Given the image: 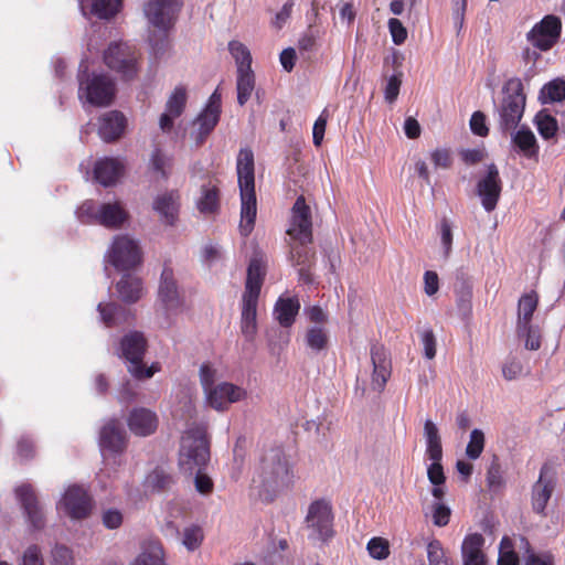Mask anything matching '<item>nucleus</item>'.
I'll list each match as a JSON object with an SVG mask.
<instances>
[{
    "label": "nucleus",
    "instance_id": "5fc2aeb1",
    "mask_svg": "<svg viewBox=\"0 0 565 565\" xmlns=\"http://www.w3.org/2000/svg\"><path fill=\"white\" fill-rule=\"evenodd\" d=\"M451 516V510L443 502H435L431 505V518L434 525L444 527L448 525Z\"/></svg>",
    "mask_w": 565,
    "mask_h": 565
},
{
    "label": "nucleus",
    "instance_id": "c03bdc74",
    "mask_svg": "<svg viewBox=\"0 0 565 565\" xmlns=\"http://www.w3.org/2000/svg\"><path fill=\"white\" fill-rule=\"evenodd\" d=\"M186 89L184 86H177L168 98L166 104V110L172 114L174 117H180L186 105Z\"/></svg>",
    "mask_w": 565,
    "mask_h": 565
},
{
    "label": "nucleus",
    "instance_id": "3c124183",
    "mask_svg": "<svg viewBox=\"0 0 565 565\" xmlns=\"http://www.w3.org/2000/svg\"><path fill=\"white\" fill-rule=\"evenodd\" d=\"M427 557L429 565H449L440 541L433 540L427 545Z\"/></svg>",
    "mask_w": 565,
    "mask_h": 565
},
{
    "label": "nucleus",
    "instance_id": "49530a36",
    "mask_svg": "<svg viewBox=\"0 0 565 565\" xmlns=\"http://www.w3.org/2000/svg\"><path fill=\"white\" fill-rule=\"evenodd\" d=\"M97 309L100 313L103 322L108 328L117 326L118 317L125 315L126 312L124 307L114 302L99 303Z\"/></svg>",
    "mask_w": 565,
    "mask_h": 565
},
{
    "label": "nucleus",
    "instance_id": "f257e3e1",
    "mask_svg": "<svg viewBox=\"0 0 565 565\" xmlns=\"http://www.w3.org/2000/svg\"><path fill=\"white\" fill-rule=\"evenodd\" d=\"M209 461L210 441L206 427L204 425L190 427L182 437L179 467L189 476L195 475L194 486L201 494H210L214 488L212 479L204 473Z\"/></svg>",
    "mask_w": 565,
    "mask_h": 565
},
{
    "label": "nucleus",
    "instance_id": "052dcab7",
    "mask_svg": "<svg viewBox=\"0 0 565 565\" xmlns=\"http://www.w3.org/2000/svg\"><path fill=\"white\" fill-rule=\"evenodd\" d=\"M420 341L424 347V355L428 360H433L437 352V340L431 329H426L420 333Z\"/></svg>",
    "mask_w": 565,
    "mask_h": 565
},
{
    "label": "nucleus",
    "instance_id": "6ab92c4d",
    "mask_svg": "<svg viewBox=\"0 0 565 565\" xmlns=\"http://www.w3.org/2000/svg\"><path fill=\"white\" fill-rule=\"evenodd\" d=\"M370 353L373 364L372 386L381 392L391 376V359L385 347L380 343L372 344Z\"/></svg>",
    "mask_w": 565,
    "mask_h": 565
},
{
    "label": "nucleus",
    "instance_id": "9d476101",
    "mask_svg": "<svg viewBox=\"0 0 565 565\" xmlns=\"http://www.w3.org/2000/svg\"><path fill=\"white\" fill-rule=\"evenodd\" d=\"M182 0H148L143 11L149 22L163 32L168 42V31L173 28L182 8Z\"/></svg>",
    "mask_w": 565,
    "mask_h": 565
},
{
    "label": "nucleus",
    "instance_id": "20e7f679",
    "mask_svg": "<svg viewBox=\"0 0 565 565\" xmlns=\"http://www.w3.org/2000/svg\"><path fill=\"white\" fill-rule=\"evenodd\" d=\"M503 98L499 106L500 127L504 130L515 129L522 119L526 96L519 77L509 78L502 87Z\"/></svg>",
    "mask_w": 565,
    "mask_h": 565
},
{
    "label": "nucleus",
    "instance_id": "f3484780",
    "mask_svg": "<svg viewBox=\"0 0 565 565\" xmlns=\"http://www.w3.org/2000/svg\"><path fill=\"white\" fill-rule=\"evenodd\" d=\"M158 299L166 310L167 315L180 311L184 306V299L181 297L173 269L164 264L158 289Z\"/></svg>",
    "mask_w": 565,
    "mask_h": 565
},
{
    "label": "nucleus",
    "instance_id": "423d86ee",
    "mask_svg": "<svg viewBox=\"0 0 565 565\" xmlns=\"http://www.w3.org/2000/svg\"><path fill=\"white\" fill-rule=\"evenodd\" d=\"M79 97L97 107L109 106L116 95L115 82L105 74H88L87 67L78 73Z\"/></svg>",
    "mask_w": 565,
    "mask_h": 565
},
{
    "label": "nucleus",
    "instance_id": "5701e85b",
    "mask_svg": "<svg viewBox=\"0 0 565 565\" xmlns=\"http://www.w3.org/2000/svg\"><path fill=\"white\" fill-rule=\"evenodd\" d=\"M152 206L162 223L173 226L179 216L180 194L177 190L160 194L154 199Z\"/></svg>",
    "mask_w": 565,
    "mask_h": 565
},
{
    "label": "nucleus",
    "instance_id": "dca6fc26",
    "mask_svg": "<svg viewBox=\"0 0 565 565\" xmlns=\"http://www.w3.org/2000/svg\"><path fill=\"white\" fill-rule=\"evenodd\" d=\"M57 509H63L73 520H83L89 516L93 509V500L88 492L79 486H71L65 491Z\"/></svg>",
    "mask_w": 565,
    "mask_h": 565
},
{
    "label": "nucleus",
    "instance_id": "603ef678",
    "mask_svg": "<svg viewBox=\"0 0 565 565\" xmlns=\"http://www.w3.org/2000/svg\"><path fill=\"white\" fill-rule=\"evenodd\" d=\"M98 207L93 200L83 202L76 211L78 220L84 224L97 223Z\"/></svg>",
    "mask_w": 565,
    "mask_h": 565
},
{
    "label": "nucleus",
    "instance_id": "864d4df0",
    "mask_svg": "<svg viewBox=\"0 0 565 565\" xmlns=\"http://www.w3.org/2000/svg\"><path fill=\"white\" fill-rule=\"evenodd\" d=\"M486 481L488 488L493 491L503 487L504 479L502 476L501 466L497 459H494L488 468Z\"/></svg>",
    "mask_w": 565,
    "mask_h": 565
},
{
    "label": "nucleus",
    "instance_id": "774afa93",
    "mask_svg": "<svg viewBox=\"0 0 565 565\" xmlns=\"http://www.w3.org/2000/svg\"><path fill=\"white\" fill-rule=\"evenodd\" d=\"M471 131L479 136L486 137L489 134V128L486 125V116L481 111H475L470 118Z\"/></svg>",
    "mask_w": 565,
    "mask_h": 565
},
{
    "label": "nucleus",
    "instance_id": "bb28decb",
    "mask_svg": "<svg viewBox=\"0 0 565 565\" xmlns=\"http://www.w3.org/2000/svg\"><path fill=\"white\" fill-rule=\"evenodd\" d=\"M127 217L128 214L119 202L103 203L98 207L97 223L105 227L118 228Z\"/></svg>",
    "mask_w": 565,
    "mask_h": 565
},
{
    "label": "nucleus",
    "instance_id": "39448f33",
    "mask_svg": "<svg viewBox=\"0 0 565 565\" xmlns=\"http://www.w3.org/2000/svg\"><path fill=\"white\" fill-rule=\"evenodd\" d=\"M146 350L147 340L139 331L129 332L120 341V351L128 363V372L137 380L150 379L160 370L157 363L149 367L143 364Z\"/></svg>",
    "mask_w": 565,
    "mask_h": 565
},
{
    "label": "nucleus",
    "instance_id": "79ce46f5",
    "mask_svg": "<svg viewBox=\"0 0 565 565\" xmlns=\"http://www.w3.org/2000/svg\"><path fill=\"white\" fill-rule=\"evenodd\" d=\"M328 332L322 327H311L306 332V344L312 351L320 352L328 348Z\"/></svg>",
    "mask_w": 565,
    "mask_h": 565
},
{
    "label": "nucleus",
    "instance_id": "cd10ccee",
    "mask_svg": "<svg viewBox=\"0 0 565 565\" xmlns=\"http://www.w3.org/2000/svg\"><path fill=\"white\" fill-rule=\"evenodd\" d=\"M265 278V270L260 260L252 259L247 268L245 290L242 298L257 299Z\"/></svg>",
    "mask_w": 565,
    "mask_h": 565
},
{
    "label": "nucleus",
    "instance_id": "69168bd1",
    "mask_svg": "<svg viewBox=\"0 0 565 565\" xmlns=\"http://www.w3.org/2000/svg\"><path fill=\"white\" fill-rule=\"evenodd\" d=\"M518 335L525 338V348L532 351L539 350L541 347V337L532 324H529V330H516Z\"/></svg>",
    "mask_w": 565,
    "mask_h": 565
},
{
    "label": "nucleus",
    "instance_id": "7ed1b4c3",
    "mask_svg": "<svg viewBox=\"0 0 565 565\" xmlns=\"http://www.w3.org/2000/svg\"><path fill=\"white\" fill-rule=\"evenodd\" d=\"M236 170L241 192V222L239 232L248 236L254 230L257 215V200L255 193V163L254 153L249 148H242L237 156Z\"/></svg>",
    "mask_w": 565,
    "mask_h": 565
},
{
    "label": "nucleus",
    "instance_id": "e2e57ef3",
    "mask_svg": "<svg viewBox=\"0 0 565 565\" xmlns=\"http://www.w3.org/2000/svg\"><path fill=\"white\" fill-rule=\"evenodd\" d=\"M328 117V110L324 109L313 124L312 140L316 147H320L323 141Z\"/></svg>",
    "mask_w": 565,
    "mask_h": 565
},
{
    "label": "nucleus",
    "instance_id": "8fccbe9b",
    "mask_svg": "<svg viewBox=\"0 0 565 565\" xmlns=\"http://www.w3.org/2000/svg\"><path fill=\"white\" fill-rule=\"evenodd\" d=\"M367 552L374 559H385L390 555L388 541L383 537H372L367 543Z\"/></svg>",
    "mask_w": 565,
    "mask_h": 565
},
{
    "label": "nucleus",
    "instance_id": "9b49d317",
    "mask_svg": "<svg viewBox=\"0 0 565 565\" xmlns=\"http://www.w3.org/2000/svg\"><path fill=\"white\" fill-rule=\"evenodd\" d=\"M557 484L556 471L552 463L542 465L539 479L531 489V505L534 513L546 516V508Z\"/></svg>",
    "mask_w": 565,
    "mask_h": 565
},
{
    "label": "nucleus",
    "instance_id": "de8ad7c7",
    "mask_svg": "<svg viewBox=\"0 0 565 565\" xmlns=\"http://www.w3.org/2000/svg\"><path fill=\"white\" fill-rule=\"evenodd\" d=\"M484 448V434L480 429H473L470 434V440L466 448L468 458L476 460L480 457Z\"/></svg>",
    "mask_w": 565,
    "mask_h": 565
},
{
    "label": "nucleus",
    "instance_id": "b1692460",
    "mask_svg": "<svg viewBox=\"0 0 565 565\" xmlns=\"http://www.w3.org/2000/svg\"><path fill=\"white\" fill-rule=\"evenodd\" d=\"M125 166L117 158H104L96 161L94 167L95 180L104 186L115 184L124 174Z\"/></svg>",
    "mask_w": 565,
    "mask_h": 565
},
{
    "label": "nucleus",
    "instance_id": "72a5a7b5",
    "mask_svg": "<svg viewBox=\"0 0 565 565\" xmlns=\"http://www.w3.org/2000/svg\"><path fill=\"white\" fill-rule=\"evenodd\" d=\"M132 565H166L163 547L158 540H149L142 544L141 553Z\"/></svg>",
    "mask_w": 565,
    "mask_h": 565
},
{
    "label": "nucleus",
    "instance_id": "2eb2a0df",
    "mask_svg": "<svg viewBox=\"0 0 565 565\" xmlns=\"http://www.w3.org/2000/svg\"><path fill=\"white\" fill-rule=\"evenodd\" d=\"M476 192L487 212L495 210L502 193V180L494 163L487 166L486 174L477 182Z\"/></svg>",
    "mask_w": 565,
    "mask_h": 565
},
{
    "label": "nucleus",
    "instance_id": "0e129e2a",
    "mask_svg": "<svg viewBox=\"0 0 565 565\" xmlns=\"http://www.w3.org/2000/svg\"><path fill=\"white\" fill-rule=\"evenodd\" d=\"M387 24L394 44H403L407 39V30L403 23L396 18H391Z\"/></svg>",
    "mask_w": 565,
    "mask_h": 565
},
{
    "label": "nucleus",
    "instance_id": "13d9d810",
    "mask_svg": "<svg viewBox=\"0 0 565 565\" xmlns=\"http://www.w3.org/2000/svg\"><path fill=\"white\" fill-rule=\"evenodd\" d=\"M439 230H440V241H441V245L444 248V255L447 258V257H449V255L451 253L452 239H454L451 224L448 221V218H446V217L441 218Z\"/></svg>",
    "mask_w": 565,
    "mask_h": 565
},
{
    "label": "nucleus",
    "instance_id": "09e8293b",
    "mask_svg": "<svg viewBox=\"0 0 565 565\" xmlns=\"http://www.w3.org/2000/svg\"><path fill=\"white\" fill-rule=\"evenodd\" d=\"M204 539L203 531L199 525H191L184 529L182 544L189 550L194 551L200 547Z\"/></svg>",
    "mask_w": 565,
    "mask_h": 565
},
{
    "label": "nucleus",
    "instance_id": "4468645a",
    "mask_svg": "<svg viewBox=\"0 0 565 565\" xmlns=\"http://www.w3.org/2000/svg\"><path fill=\"white\" fill-rule=\"evenodd\" d=\"M562 29L563 24L561 18L554 14H547L540 22L534 24L527 33V40L536 49L548 51L558 42Z\"/></svg>",
    "mask_w": 565,
    "mask_h": 565
},
{
    "label": "nucleus",
    "instance_id": "e433bc0d",
    "mask_svg": "<svg viewBox=\"0 0 565 565\" xmlns=\"http://www.w3.org/2000/svg\"><path fill=\"white\" fill-rule=\"evenodd\" d=\"M237 103L243 106L250 98L255 89V75L252 71L239 70L236 81Z\"/></svg>",
    "mask_w": 565,
    "mask_h": 565
},
{
    "label": "nucleus",
    "instance_id": "6e6552de",
    "mask_svg": "<svg viewBox=\"0 0 565 565\" xmlns=\"http://www.w3.org/2000/svg\"><path fill=\"white\" fill-rule=\"evenodd\" d=\"M139 53L126 42H113L104 52V62L108 68L124 79H132L138 73Z\"/></svg>",
    "mask_w": 565,
    "mask_h": 565
},
{
    "label": "nucleus",
    "instance_id": "0eeeda50",
    "mask_svg": "<svg viewBox=\"0 0 565 565\" xmlns=\"http://www.w3.org/2000/svg\"><path fill=\"white\" fill-rule=\"evenodd\" d=\"M333 520L332 505L328 500L312 501L306 515L307 527L310 530L309 539L328 543L335 534Z\"/></svg>",
    "mask_w": 565,
    "mask_h": 565
},
{
    "label": "nucleus",
    "instance_id": "1a4fd4ad",
    "mask_svg": "<svg viewBox=\"0 0 565 565\" xmlns=\"http://www.w3.org/2000/svg\"><path fill=\"white\" fill-rule=\"evenodd\" d=\"M426 456L433 462L427 468V477L433 486H445L446 476L441 465L443 446L437 426L427 419L424 425Z\"/></svg>",
    "mask_w": 565,
    "mask_h": 565
},
{
    "label": "nucleus",
    "instance_id": "473e14b6",
    "mask_svg": "<svg viewBox=\"0 0 565 565\" xmlns=\"http://www.w3.org/2000/svg\"><path fill=\"white\" fill-rule=\"evenodd\" d=\"M221 114L211 109L204 108L195 119L194 124L198 125V131L193 132L196 145L205 142L206 138L214 130L220 121Z\"/></svg>",
    "mask_w": 565,
    "mask_h": 565
},
{
    "label": "nucleus",
    "instance_id": "a211bd4d",
    "mask_svg": "<svg viewBox=\"0 0 565 565\" xmlns=\"http://www.w3.org/2000/svg\"><path fill=\"white\" fill-rule=\"evenodd\" d=\"M128 445V438L119 419L110 418L99 430V446L103 451L121 455Z\"/></svg>",
    "mask_w": 565,
    "mask_h": 565
},
{
    "label": "nucleus",
    "instance_id": "7c9ffc66",
    "mask_svg": "<svg viewBox=\"0 0 565 565\" xmlns=\"http://www.w3.org/2000/svg\"><path fill=\"white\" fill-rule=\"evenodd\" d=\"M539 305V296L535 291L524 294L518 303L516 330H529L533 315Z\"/></svg>",
    "mask_w": 565,
    "mask_h": 565
},
{
    "label": "nucleus",
    "instance_id": "4c0bfd02",
    "mask_svg": "<svg viewBox=\"0 0 565 565\" xmlns=\"http://www.w3.org/2000/svg\"><path fill=\"white\" fill-rule=\"evenodd\" d=\"M540 98L543 104L557 103L565 99V79L555 78L546 83L541 92Z\"/></svg>",
    "mask_w": 565,
    "mask_h": 565
},
{
    "label": "nucleus",
    "instance_id": "393cba45",
    "mask_svg": "<svg viewBox=\"0 0 565 565\" xmlns=\"http://www.w3.org/2000/svg\"><path fill=\"white\" fill-rule=\"evenodd\" d=\"M484 537L480 533L466 535L461 545L463 565H487V556L483 552Z\"/></svg>",
    "mask_w": 565,
    "mask_h": 565
},
{
    "label": "nucleus",
    "instance_id": "a878e982",
    "mask_svg": "<svg viewBox=\"0 0 565 565\" xmlns=\"http://www.w3.org/2000/svg\"><path fill=\"white\" fill-rule=\"evenodd\" d=\"M126 128V118L118 110H111L99 118L98 134L106 142H113L121 137Z\"/></svg>",
    "mask_w": 565,
    "mask_h": 565
},
{
    "label": "nucleus",
    "instance_id": "bf43d9fd",
    "mask_svg": "<svg viewBox=\"0 0 565 565\" xmlns=\"http://www.w3.org/2000/svg\"><path fill=\"white\" fill-rule=\"evenodd\" d=\"M402 77H403V73L398 72L396 74H393L388 78L387 84L384 89V98L387 103L392 104L397 99L398 94H399V88L402 85Z\"/></svg>",
    "mask_w": 565,
    "mask_h": 565
},
{
    "label": "nucleus",
    "instance_id": "6e6d98bb",
    "mask_svg": "<svg viewBox=\"0 0 565 565\" xmlns=\"http://www.w3.org/2000/svg\"><path fill=\"white\" fill-rule=\"evenodd\" d=\"M430 160L436 169H449L452 166V152L449 148H437L430 152Z\"/></svg>",
    "mask_w": 565,
    "mask_h": 565
},
{
    "label": "nucleus",
    "instance_id": "a19ab883",
    "mask_svg": "<svg viewBox=\"0 0 565 565\" xmlns=\"http://www.w3.org/2000/svg\"><path fill=\"white\" fill-rule=\"evenodd\" d=\"M173 483V477L159 468L150 472L146 479L147 487L157 492L169 490Z\"/></svg>",
    "mask_w": 565,
    "mask_h": 565
},
{
    "label": "nucleus",
    "instance_id": "c9c22d12",
    "mask_svg": "<svg viewBox=\"0 0 565 565\" xmlns=\"http://www.w3.org/2000/svg\"><path fill=\"white\" fill-rule=\"evenodd\" d=\"M198 209L201 213L212 214L220 209V190L216 184H205L202 186V196L198 202Z\"/></svg>",
    "mask_w": 565,
    "mask_h": 565
},
{
    "label": "nucleus",
    "instance_id": "4be33fe9",
    "mask_svg": "<svg viewBox=\"0 0 565 565\" xmlns=\"http://www.w3.org/2000/svg\"><path fill=\"white\" fill-rule=\"evenodd\" d=\"M245 396L244 388L227 382L215 385L206 393L207 403L217 411L226 409L231 403L238 402Z\"/></svg>",
    "mask_w": 565,
    "mask_h": 565
},
{
    "label": "nucleus",
    "instance_id": "4d7b16f0",
    "mask_svg": "<svg viewBox=\"0 0 565 565\" xmlns=\"http://www.w3.org/2000/svg\"><path fill=\"white\" fill-rule=\"evenodd\" d=\"M171 167V160L166 158L160 149H156L151 156V168L159 173L162 179L169 178L168 168Z\"/></svg>",
    "mask_w": 565,
    "mask_h": 565
},
{
    "label": "nucleus",
    "instance_id": "c756f323",
    "mask_svg": "<svg viewBox=\"0 0 565 565\" xmlns=\"http://www.w3.org/2000/svg\"><path fill=\"white\" fill-rule=\"evenodd\" d=\"M299 309L300 302L298 298L280 297L275 303L274 313L281 327L289 328L295 323Z\"/></svg>",
    "mask_w": 565,
    "mask_h": 565
},
{
    "label": "nucleus",
    "instance_id": "aec40b11",
    "mask_svg": "<svg viewBox=\"0 0 565 565\" xmlns=\"http://www.w3.org/2000/svg\"><path fill=\"white\" fill-rule=\"evenodd\" d=\"M15 494L31 525L36 530L42 529L45 523L44 514L33 487L29 483H23L15 489Z\"/></svg>",
    "mask_w": 565,
    "mask_h": 565
},
{
    "label": "nucleus",
    "instance_id": "412c9836",
    "mask_svg": "<svg viewBox=\"0 0 565 565\" xmlns=\"http://www.w3.org/2000/svg\"><path fill=\"white\" fill-rule=\"evenodd\" d=\"M159 419L157 414L146 407H135L127 417L129 430L139 437H147L158 428Z\"/></svg>",
    "mask_w": 565,
    "mask_h": 565
},
{
    "label": "nucleus",
    "instance_id": "37998d69",
    "mask_svg": "<svg viewBox=\"0 0 565 565\" xmlns=\"http://www.w3.org/2000/svg\"><path fill=\"white\" fill-rule=\"evenodd\" d=\"M535 124L539 134L546 140L555 137L558 130L557 120L545 111H540L535 116Z\"/></svg>",
    "mask_w": 565,
    "mask_h": 565
},
{
    "label": "nucleus",
    "instance_id": "c85d7f7f",
    "mask_svg": "<svg viewBox=\"0 0 565 565\" xmlns=\"http://www.w3.org/2000/svg\"><path fill=\"white\" fill-rule=\"evenodd\" d=\"M257 299L242 298L241 331L247 341H253L257 332Z\"/></svg>",
    "mask_w": 565,
    "mask_h": 565
},
{
    "label": "nucleus",
    "instance_id": "f8f14e48",
    "mask_svg": "<svg viewBox=\"0 0 565 565\" xmlns=\"http://www.w3.org/2000/svg\"><path fill=\"white\" fill-rule=\"evenodd\" d=\"M108 259L117 270L125 271L141 264L142 253L136 241L121 235L114 239L108 252Z\"/></svg>",
    "mask_w": 565,
    "mask_h": 565
},
{
    "label": "nucleus",
    "instance_id": "338daca9",
    "mask_svg": "<svg viewBox=\"0 0 565 565\" xmlns=\"http://www.w3.org/2000/svg\"><path fill=\"white\" fill-rule=\"evenodd\" d=\"M124 516L117 509H108L103 512L102 521L105 527L115 530L122 524Z\"/></svg>",
    "mask_w": 565,
    "mask_h": 565
},
{
    "label": "nucleus",
    "instance_id": "f03ea898",
    "mask_svg": "<svg viewBox=\"0 0 565 565\" xmlns=\"http://www.w3.org/2000/svg\"><path fill=\"white\" fill-rule=\"evenodd\" d=\"M294 482L292 467L280 446L264 451L259 467L253 478V487L265 502H271L276 494Z\"/></svg>",
    "mask_w": 565,
    "mask_h": 565
},
{
    "label": "nucleus",
    "instance_id": "680f3d73",
    "mask_svg": "<svg viewBox=\"0 0 565 565\" xmlns=\"http://www.w3.org/2000/svg\"><path fill=\"white\" fill-rule=\"evenodd\" d=\"M523 372V365L516 358L508 359L502 365V375L507 381L516 380Z\"/></svg>",
    "mask_w": 565,
    "mask_h": 565
},
{
    "label": "nucleus",
    "instance_id": "a18cd8bd",
    "mask_svg": "<svg viewBox=\"0 0 565 565\" xmlns=\"http://www.w3.org/2000/svg\"><path fill=\"white\" fill-rule=\"evenodd\" d=\"M310 243L297 242L291 246V260L295 266L311 267L315 259V250L308 247Z\"/></svg>",
    "mask_w": 565,
    "mask_h": 565
},
{
    "label": "nucleus",
    "instance_id": "f704fd0d",
    "mask_svg": "<svg viewBox=\"0 0 565 565\" xmlns=\"http://www.w3.org/2000/svg\"><path fill=\"white\" fill-rule=\"evenodd\" d=\"M513 143L527 158L537 156L539 145L533 131L527 127H522L513 135Z\"/></svg>",
    "mask_w": 565,
    "mask_h": 565
},
{
    "label": "nucleus",
    "instance_id": "ea45409f",
    "mask_svg": "<svg viewBox=\"0 0 565 565\" xmlns=\"http://www.w3.org/2000/svg\"><path fill=\"white\" fill-rule=\"evenodd\" d=\"M121 7V0H92V13L99 19H111Z\"/></svg>",
    "mask_w": 565,
    "mask_h": 565
},
{
    "label": "nucleus",
    "instance_id": "2f4dec72",
    "mask_svg": "<svg viewBox=\"0 0 565 565\" xmlns=\"http://www.w3.org/2000/svg\"><path fill=\"white\" fill-rule=\"evenodd\" d=\"M116 288L121 300L127 303H135L142 296V280L130 274L124 275Z\"/></svg>",
    "mask_w": 565,
    "mask_h": 565
},
{
    "label": "nucleus",
    "instance_id": "ddd939ff",
    "mask_svg": "<svg viewBox=\"0 0 565 565\" xmlns=\"http://www.w3.org/2000/svg\"><path fill=\"white\" fill-rule=\"evenodd\" d=\"M295 242L312 243V216L311 209L306 203L303 195L296 199L291 207L289 227L286 231Z\"/></svg>",
    "mask_w": 565,
    "mask_h": 565
},
{
    "label": "nucleus",
    "instance_id": "58836bf2",
    "mask_svg": "<svg viewBox=\"0 0 565 565\" xmlns=\"http://www.w3.org/2000/svg\"><path fill=\"white\" fill-rule=\"evenodd\" d=\"M228 50L236 62L237 72H239V70L252 71V55L245 44L239 41H231L228 43Z\"/></svg>",
    "mask_w": 565,
    "mask_h": 565
}]
</instances>
